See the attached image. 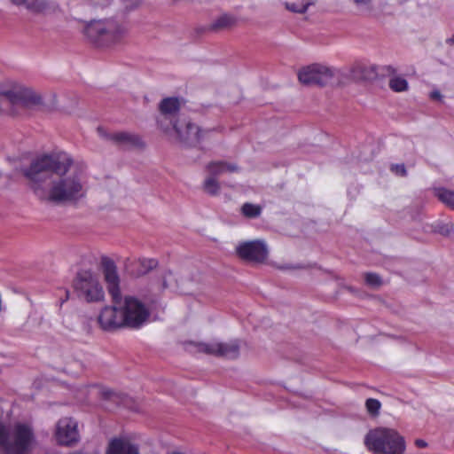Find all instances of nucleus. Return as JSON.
I'll use <instances>...</instances> for the list:
<instances>
[{
	"label": "nucleus",
	"instance_id": "14",
	"mask_svg": "<svg viewBox=\"0 0 454 454\" xmlns=\"http://www.w3.org/2000/svg\"><path fill=\"white\" fill-rule=\"evenodd\" d=\"M237 254L242 259L251 262H262L267 257V247L263 241L254 240L239 244Z\"/></svg>",
	"mask_w": 454,
	"mask_h": 454
},
{
	"label": "nucleus",
	"instance_id": "35",
	"mask_svg": "<svg viewBox=\"0 0 454 454\" xmlns=\"http://www.w3.org/2000/svg\"><path fill=\"white\" fill-rule=\"evenodd\" d=\"M415 445L418 447V448H425L427 446V443L426 441L422 440V439H417L415 441Z\"/></svg>",
	"mask_w": 454,
	"mask_h": 454
},
{
	"label": "nucleus",
	"instance_id": "22",
	"mask_svg": "<svg viewBox=\"0 0 454 454\" xmlns=\"http://www.w3.org/2000/svg\"><path fill=\"white\" fill-rule=\"evenodd\" d=\"M310 4L309 0H298L293 3H286V8L293 12L303 13L307 11Z\"/></svg>",
	"mask_w": 454,
	"mask_h": 454
},
{
	"label": "nucleus",
	"instance_id": "31",
	"mask_svg": "<svg viewBox=\"0 0 454 454\" xmlns=\"http://www.w3.org/2000/svg\"><path fill=\"white\" fill-rule=\"evenodd\" d=\"M140 1L141 0H123L125 3V8L129 10L136 7L140 3Z\"/></svg>",
	"mask_w": 454,
	"mask_h": 454
},
{
	"label": "nucleus",
	"instance_id": "3",
	"mask_svg": "<svg viewBox=\"0 0 454 454\" xmlns=\"http://www.w3.org/2000/svg\"><path fill=\"white\" fill-rule=\"evenodd\" d=\"M35 444L29 424L19 422L10 427L0 420V447L5 454H30Z\"/></svg>",
	"mask_w": 454,
	"mask_h": 454
},
{
	"label": "nucleus",
	"instance_id": "9",
	"mask_svg": "<svg viewBox=\"0 0 454 454\" xmlns=\"http://www.w3.org/2000/svg\"><path fill=\"white\" fill-rule=\"evenodd\" d=\"M333 76V69L320 64H312L303 67L298 73L299 81L305 85L324 86L328 83Z\"/></svg>",
	"mask_w": 454,
	"mask_h": 454
},
{
	"label": "nucleus",
	"instance_id": "11",
	"mask_svg": "<svg viewBox=\"0 0 454 454\" xmlns=\"http://www.w3.org/2000/svg\"><path fill=\"white\" fill-rule=\"evenodd\" d=\"M189 345L193 346L198 351L214 355L217 356H223L225 358H236L239 356V347L237 341L231 342H191Z\"/></svg>",
	"mask_w": 454,
	"mask_h": 454
},
{
	"label": "nucleus",
	"instance_id": "34",
	"mask_svg": "<svg viewBox=\"0 0 454 454\" xmlns=\"http://www.w3.org/2000/svg\"><path fill=\"white\" fill-rule=\"evenodd\" d=\"M63 292L65 294V296L61 297L59 299V307H61L63 305V303L66 302L69 298V291L67 289H65V290H63Z\"/></svg>",
	"mask_w": 454,
	"mask_h": 454
},
{
	"label": "nucleus",
	"instance_id": "4",
	"mask_svg": "<svg viewBox=\"0 0 454 454\" xmlns=\"http://www.w3.org/2000/svg\"><path fill=\"white\" fill-rule=\"evenodd\" d=\"M85 36L98 47L121 43L128 35L125 21L115 19L92 20L84 27Z\"/></svg>",
	"mask_w": 454,
	"mask_h": 454
},
{
	"label": "nucleus",
	"instance_id": "38",
	"mask_svg": "<svg viewBox=\"0 0 454 454\" xmlns=\"http://www.w3.org/2000/svg\"><path fill=\"white\" fill-rule=\"evenodd\" d=\"M168 285H167V281L166 279L163 280V288H167Z\"/></svg>",
	"mask_w": 454,
	"mask_h": 454
},
{
	"label": "nucleus",
	"instance_id": "16",
	"mask_svg": "<svg viewBox=\"0 0 454 454\" xmlns=\"http://www.w3.org/2000/svg\"><path fill=\"white\" fill-rule=\"evenodd\" d=\"M98 133L102 137H106L118 145L140 146L141 139L138 136L128 132H116L107 135L102 127L98 128Z\"/></svg>",
	"mask_w": 454,
	"mask_h": 454
},
{
	"label": "nucleus",
	"instance_id": "7",
	"mask_svg": "<svg viewBox=\"0 0 454 454\" xmlns=\"http://www.w3.org/2000/svg\"><path fill=\"white\" fill-rule=\"evenodd\" d=\"M121 309L125 327L138 329L148 322L149 309L134 296L121 298Z\"/></svg>",
	"mask_w": 454,
	"mask_h": 454
},
{
	"label": "nucleus",
	"instance_id": "20",
	"mask_svg": "<svg viewBox=\"0 0 454 454\" xmlns=\"http://www.w3.org/2000/svg\"><path fill=\"white\" fill-rule=\"evenodd\" d=\"M434 195L449 207L454 209V192L443 187L434 189Z\"/></svg>",
	"mask_w": 454,
	"mask_h": 454
},
{
	"label": "nucleus",
	"instance_id": "6",
	"mask_svg": "<svg viewBox=\"0 0 454 454\" xmlns=\"http://www.w3.org/2000/svg\"><path fill=\"white\" fill-rule=\"evenodd\" d=\"M5 102L12 107L11 113L15 114L20 108L42 105L43 98L31 89L20 87L0 92V106Z\"/></svg>",
	"mask_w": 454,
	"mask_h": 454
},
{
	"label": "nucleus",
	"instance_id": "17",
	"mask_svg": "<svg viewBox=\"0 0 454 454\" xmlns=\"http://www.w3.org/2000/svg\"><path fill=\"white\" fill-rule=\"evenodd\" d=\"M106 454H139L137 445L132 444L127 438L113 439Z\"/></svg>",
	"mask_w": 454,
	"mask_h": 454
},
{
	"label": "nucleus",
	"instance_id": "23",
	"mask_svg": "<svg viewBox=\"0 0 454 454\" xmlns=\"http://www.w3.org/2000/svg\"><path fill=\"white\" fill-rule=\"evenodd\" d=\"M389 87L394 91L402 92L408 89V82L403 77L395 76L390 79Z\"/></svg>",
	"mask_w": 454,
	"mask_h": 454
},
{
	"label": "nucleus",
	"instance_id": "10",
	"mask_svg": "<svg viewBox=\"0 0 454 454\" xmlns=\"http://www.w3.org/2000/svg\"><path fill=\"white\" fill-rule=\"evenodd\" d=\"M179 140L188 145L199 144L210 130H202L200 127L185 119L172 123V127Z\"/></svg>",
	"mask_w": 454,
	"mask_h": 454
},
{
	"label": "nucleus",
	"instance_id": "24",
	"mask_svg": "<svg viewBox=\"0 0 454 454\" xmlns=\"http://www.w3.org/2000/svg\"><path fill=\"white\" fill-rule=\"evenodd\" d=\"M368 412L373 416L378 415L381 407L380 402L374 398H369L365 403Z\"/></svg>",
	"mask_w": 454,
	"mask_h": 454
},
{
	"label": "nucleus",
	"instance_id": "33",
	"mask_svg": "<svg viewBox=\"0 0 454 454\" xmlns=\"http://www.w3.org/2000/svg\"><path fill=\"white\" fill-rule=\"evenodd\" d=\"M102 395L106 398V399H112L114 397L116 396V395L110 389H106V390H103L102 391Z\"/></svg>",
	"mask_w": 454,
	"mask_h": 454
},
{
	"label": "nucleus",
	"instance_id": "27",
	"mask_svg": "<svg viewBox=\"0 0 454 454\" xmlns=\"http://www.w3.org/2000/svg\"><path fill=\"white\" fill-rule=\"evenodd\" d=\"M364 279L365 283L372 287H377L381 285V278L376 273H366Z\"/></svg>",
	"mask_w": 454,
	"mask_h": 454
},
{
	"label": "nucleus",
	"instance_id": "8",
	"mask_svg": "<svg viewBox=\"0 0 454 454\" xmlns=\"http://www.w3.org/2000/svg\"><path fill=\"white\" fill-rule=\"evenodd\" d=\"M74 289L77 295L88 302L103 300L104 291L97 276L90 270H82L74 280Z\"/></svg>",
	"mask_w": 454,
	"mask_h": 454
},
{
	"label": "nucleus",
	"instance_id": "32",
	"mask_svg": "<svg viewBox=\"0 0 454 454\" xmlns=\"http://www.w3.org/2000/svg\"><path fill=\"white\" fill-rule=\"evenodd\" d=\"M430 98L432 99H435V100L441 101L442 98V96L441 92L438 90H433L430 93Z\"/></svg>",
	"mask_w": 454,
	"mask_h": 454
},
{
	"label": "nucleus",
	"instance_id": "21",
	"mask_svg": "<svg viewBox=\"0 0 454 454\" xmlns=\"http://www.w3.org/2000/svg\"><path fill=\"white\" fill-rule=\"evenodd\" d=\"M203 188L207 193L215 196L218 194L220 191V185L215 177L209 176L205 179L203 183Z\"/></svg>",
	"mask_w": 454,
	"mask_h": 454
},
{
	"label": "nucleus",
	"instance_id": "15",
	"mask_svg": "<svg viewBox=\"0 0 454 454\" xmlns=\"http://www.w3.org/2000/svg\"><path fill=\"white\" fill-rule=\"evenodd\" d=\"M17 6H22L33 13H55L59 5L55 3H49L44 0H10Z\"/></svg>",
	"mask_w": 454,
	"mask_h": 454
},
{
	"label": "nucleus",
	"instance_id": "12",
	"mask_svg": "<svg viewBox=\"0 0 454 454\" xmlns=\"http://www.w3.org/2000/svg\"><path fill=\"white\" fill-rule=\"evenodd\" d=\"M160 116L157 122L160 129L164 131H168L172 123L180 121L176 116L180 110V102L177 98H166L162 99L159 105Z\"/></svg>",
	"mask_w": 454,
	"mask_h": 454
},
{
	"label": "nucleus",
	"instance_id": "37",
	"mask_svg": "<svg viewBox=\"0 0 454 454\" xmlns=\"http://www.w3.org/2000/svg\"><path fill=\"white\" fill-rule=\"evenodd\" d=\"M357 4H366L369 0H354Z\"/></svg>",
	"mask_w": 454,
	"mask_h": 454
},
{
	"label": "nucleus",
	"instance_id": "36",
	"mask_svg": "<svg viewBox=\"0 0 454 454\" xmlns=\"http://www.w3.org/2000/svg\"><path fill=\"white\" fill-rule=\"evenodd\" d=\"M447 43H449L450 45H454V35H451L450 38H448L446 40Z\"/></svg>",
	"mask_w": 454,
	"mask_h": 454
},
{
	"label": "nucleus",
	"instance_id": "2",
	"mask_svg": "<svg viewBox=\"0 0 454 454\" xmlns=\"http://www.w3.org/2000/svg\"><path fill=\"white\" fill-rule=\"evenodd\" d=\"M102 266L107 290L114 305L106 306L100 310L98 316V323L103 331L113 332L125 327L121 309L120 278L113 260L103 257Z\"/></svg>",
	"mask_w": 454,
	"mask_h": 454
},
{
	"label": "nucleus",
	"instance_id": "25",
	"mask_svg": "<svg viewBox=\"0 0 454 454\" xmlns=\"http://www.w3.org/2000/svg\"><path fill=\"white\" fill-rule=\"evenodd\" d=\"M434 231L443 236H449L453 231V224L451 223H439L435 225Z\"/></svg>",
	"mask_w": 454,
	"mask_h": 454
},
{
	"label": "nucleus",
	"instance_id": "18",
	"mask_svg": "<svg viewBox=\"0 0 454 454\" xmlns=\"http://www.w3.org/2000/svg\"><path fill=\"white\" fill-rule=\"evenodd\" d=\"M207 170L211 176L215 177L225 172H236L239 167L234 163H230L223 160L212 161L207 165Z\"/></svg>",
	"mask_w": 454,
	"mask_h": 454
},
{
	"label": "nucleus",
	"instance_id": "29",
	"mask_svg": "<svg viewBox=\"0 0 454 454\" xmlns=\"http://www.w3.org/2000/svg\"><path fill=\"white\" fill-rule=\"evenodd\" d=\"M87 4L99 8H105L108 6L113 0H84Z\"/></svg>",
	"mask_w": 454,
	"mask_h": 454
},
{
	"label": "nucleus",
	"instance_id": "30",
	"mask_svg": "<svg viewBox=\"0 0 454 454\" xmlns=\"http://www.w3.org/2000/svg\"><path fill=\"white\" fill-rule=\"evenodd\" d=\"M391 170L397 176H406V168L403 164H395L391 167Z\"/></svg>",
	"mask_w": 454,
	"mask_h": 454
},
{
	"label": "nucleus",
	"instance_id": "28",
	"mask_svg": "<svg viewBox=\"0 0 454 454\" xmlns=\"http://www.w3.org/2000/svg\"><path fill=\"white\" fill-rule=\"evenodd\" d=\"M140 264L144 268L141 273H146L148 270L153 269L157 265V262L154 259H142L139 260Z\"/></svg>",
	"mask_w": 454,
	"mask_h": 454
},
{
	"label": "nucleus",
	"instance_id": "13",
	"mask_svg": "<svg viewBox=\"0 0 454 454\" xmlns=\"http://www.w3.org/2000/svg\"><path fill=\"white\" fill-rule=\"evenodd\" d=\"M78 424L71 418H63L56 427V439L60 445L71 446L79 441Z\"/></svg>",
	"mask_w": 454,
	"mask_h": 454
},
{
	"label": "nucleus",
	"instance_id": "19",
	"mask_svg": "<svg viewBox=\"0 0 454 454\" xmlns=\"http://www.w3.org/2000/svg\"><path fill=\"white\" fill-rule=\"evenodd\" d=\"M240 212L244 217L254 219L262 215V207L257 204L246 202L241 206Z\"/></svg>",
	"mask_w": 454,
	"mask_h": 454
},
{
	"label": "nucleus",
	"instance_id": "1",
	"mask_svg": "<svg viewBox=\"0 0 454 454\" xmlns=\"http://www.w3.org/2000/svg\"><path fill=\"white\" fill-rule=\"evenodd\" d=\"M72 164V158L66 153L44 154L35 159L22 172L39 200L53 203L74 201L86 192L82 169L59 180H52V174L65 175Z\"/></svg>",
	"mask_w": 454,
	"mask_h": 454
},
{
	"label": "nucleus",
	"instance_id": "26",
	"mask_svg": "<svg viewBox=\"0 0 454 454\" xmlns=\"http://www.w3.org/2000/svg\"><path fill=\"white\" fill-rule=\"evenodd\" d=\"M234 23V18L230 15H223L214 23V27H225Z\"/></svg>",
	"mask_w": 454,
	"mask_h": 454
},
{
	"label": "nucleus",
	"instance_id": "5",
	"mask_svg": "<svg viewBox=\"0 0 454 454\" xmlns=\"http://www.w3.org/2000/svg\"><path fill=\"white\" fill-rule=\"evenodd\" d=\"M364 445L372 454H403L406 449L403 436L385 427L371 429L364 437Z\"/></svg>",
	"mask_w": 454,
	"mask_h": 454
}]
</instances>
